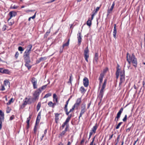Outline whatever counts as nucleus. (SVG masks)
Instances as JSON below:
<instances>
[{
    "mask_svg": "<svg viewBox=\"0 0 145 145\" xmlns=\"http://www.w3.org/2000/svg\"><path fill=\"white\" fill-rule=\"evenodd\" d=\"M108 68H106L105 69L103 70V72H102V73H103L104 74L105 73H106V72L108 71Z\"/></svg>",
    "mask_w": 145,
    "mask_h": 145,
    "instance_id": "nucleus-58",
    "label": "nucleus"
},
{
    "mask_svg": "<svg viewBox=\"0 0 145 145\" xmlns=\"http://www.w3.org/2000/svg\"><path fill=\"white\" fill-rule=\"evenodd\" d=\"M55 117H59V114H58V113H55Z\"/></svg>",
    "mask_w": 145,
    "mask_h": 145,
    "instance_id": "nucleus-61",
    "label": "nucleus"
},
{
    "mask_svg": "<svg viewBox=\"0 0 145 145\" xmlns=\"http://www.w3.org/2000/svg\"><path fill=\"white\" fill-rule=\"evenodd\" d=\"M3 74H10V72L8 69H3Z\"/></svg>",
    "mask_w": 145,
    "mask_h": 145,
    "instance_id": "nucleus-25",
    "label": "nucleus"
},
{
    "mask_svg": "<svg viewBox=\"0 0 145 145\" xmlns=\"http://www.w3.org/2000/svg\"><path fill=\"white\" fill-rule=\"evenodd\" d=\"M11 109L9 107H7V110H6V112L7 113H9L10 112Z\"/></svg>",
    "mask_w": 145,
    "mask_h": 145,
    "instance_id": "nucleus-49",
    "label": "nucleus"
},
{
    "mask_svg": "<svg viewBox=\"0 0 145 145\" xmlns=\"http://www.w3.org/2000/svg\"><path fill=\"white\" fill-rule=\"evenodd\" d=\"M90 20V18H89L87 21V24L89 26H90L91 24V20Z\"/></svg>",
    "mask_w": 145,
    "mask_h": 145,
    "instance_id": "nucleus-34",
    "label": "nucleus"
},
{
    "mask_svg": "<svg viewBox=\"0 0 145 145\" xmlns=\"http://www.w3.org/2000/svg\"><path fill=\"white\" fill-rule=\"evenodd\" d=\"M123 123V122H120L118 124V125H117V126H116V129H118L120 127V125Z\"/></svg>",
    "mask_w": 145,
    "mask_h": 145,
    "instance_id": "nucleus-47",
    "label": "nucleus"
},
{
    "mask_svg": "<svg viewBox=\"0 0 145 145\" xmlns=\"http://www.w3.org/2000/svg\"><path fill=\"white\" fill-rule=\"evenodd\" d=\"M83 83L84 86L86 87H87L89 84V80L86 77H85L83 79Z\"/></svg>",
    "mask_w": 145,
    "mask_h": 145,
    "instance_id": "nucleus-13",
    "label": "nucleus"
},
{
    "mask_svg": "<svg viewBox=\"0 0 145 145\" xmlns=\"http://www.w3.org/2000/svg\"><path fill=\"white\" fill-rule=\"evenodd\" d=\"M9 14L10 16V17L8 20V21L10 19H11L12 17H14L16 16L17 15V13L16 12L12 11L9 12Z\"/></svg>",
    "mask_w": 145,
    "mask_h": 145,
    "instance_id": "nucleus-14",
    "label": "nucleus"
},
{
    "mask_svg": "<svg viewBox=\"0 0 145 145\" xmlns=\"http://www.w3.org/2000/svg\"><path fill=\"white\" fill-rule=\"evenodd\" d=\"M69 122L68 121H67L66 120H65V122L64 123H63L62 124V125L61 127L62 128V129H63L64 128L65 125H66V126L67 125H69L68 124V123Z\"/></svg>",
    "mask_w": 145,
    "mask_h": 145,
    "instance_id": "nucleus-33",
    "label": "nucleus"
},
{
    "mask_svg": "<svg viewBox=\"0 0 145 145\" xmlns=\"http://www.w3.org/2000/svg\"><path fill=\"white\" fill-rule=\"evenodd\" d=\"M38 125V124H36V123H35V126H34V129H33V130H34V133L35 134H36V131H37V126Z\"/></svg>",
    "mask_w": 145,
    "mask_h": 145,
    "instance_id": "nucleus-41",
    "label": "nucleus"
},
{
    "mask_svg": "<svg viewBox=\"0 0 145 145\" xmlns=\"http://www.w3.org/2000/svg\"><path fill=\"white\" fill-rule=\"evenodd\" d=\"M127 60L129 64L132 63L133 66L136 68L137 66V59L134 53L131 55L127 53Z\"/></svg>",
    "mask_w": 145,
    "mask_h": 145,
    "instance_id": "nucleus-2",
    "label": "nucleus"
},
{
    "mask_svg": "<svg viewBox=\"0 0 145 145\" xmlns=\"http://www.w3.org/2000/svg\"><path fill=\"white\" fill-rule=\"evenodd\" d=\"M19 53L18 52H16L15 54V57L16 59H17L19 56Z\"/></svg>",
    "mask_w": 145,
    "mask_h": 145,
    "instance_id": "nucleus-51",
    "label": "nucleus"
},
{
    "mask_svg": "<svg viewBox=\"0 0 145 145\" xmlns=\"http://www.w3.org/2000/svg\"><path fill=\"white\" fill-rule=\"evenodd\" d=\"M115 5V2H114L111 6V7L110 8V9H108L107 10V13L108 14H109L110 13H111L112 12L114 8Z\"/></svg>",
    "mask_w": 145,
    "mask_h": 145,
    "instance_id": "nucleus-20",
    "label": "nucleus"
},
{
    "mask_svg": "<svg viewBox=\"0 0 145 145\" xmlns=\"http://www.w3.org/2000/svg\"><path fill=\"white\" fill-rule=\"evenodd\" d=\"M59 117H55V122L56 123H58V121L59 120Z\"/></svg>",
    "mask_w": 145,
    "mask_h": 145,
    "instance_id": "nucleus-59",
    "label": "nucleus"
},
{
    "mask_svg": "<svg viewBox=\"0 0 145 145\" xmlns=\"http://www.w3.org/2000/svg\"><path fill=\"white\" fill-rule=\"evenodd\" d=\"M98 126L97 125V124H96L92 128L90 132H92V133H96V130L98 128Z\"/></svg>",
    "mask_w": 145,
    "mask_h": 145,
    "instance_id": "nucleus-19",
    "label": "nucleus"
},
{
    "mask_svg": "<svg viewBox=\"0 0 145 145\" xmlns=\"http://www.w3.org/2000/svg\"><path fill=\"white\" fill-rule=\"evenodd\" d=\"M58 145H64V144L63 143H62V142H59V143L58 144Z\"/></svg>",
    "mask_w": 145,
    "mask_h": 145,
    "instance_id": "nucleus-64",
    "label": "nucleus"
},
{
    "mask_svg": "<svg viewBox=\"0 0 145 145\" xmlns=\"http://www.w3.org/2000/svg\"><path fill=\"white\" fill-rule=\"evenodd\" d=\"M8 22V25H12L14 23V21L13 20H11L10 22H9V21Z\"/></svg>",
    "mask_w": 145,
    "mask_h": 145,
    "instance_id": "nucleus-39",
    "label": "nucleus"
},
{
    "mask_svg": "<svg viewBox=\"0 0 145 145\" xmlns=\"http://www.w3.org/2000/svg\"><path fill=\"white\" fill-rule=\"evenodd\" d=\"M48 105L50 107L53 108V103L52 102L50 101L48 103Z\"/></svg>",
    "mask_w": 145,
    "mask_h": 145,
    "instance_id": "nucleus-44",
    "label": "nucleus"
},
{
    "mask_svg": "<svg viewBox=\"0 0 145 145\" xmlns=\"http://www.w3.org/2000/svg\"><path fill=\"white\" fill-rule=\"evenodd\" d=\"M53 98L54 101H55L56 103H58V98L56 94L54 93L53 94Z\"/></svg>",
    "mask_w": 145,
    "mask_h": 145,
    "instance_id": "nucleus-26",
    "label": "nucleus"
},
{
    "mask_svg": "<svg viewBox=\"0 0 145 145\" xmlns=\"http://www.w3.org/2000/svg\"><path fill=\"white\" fill-rule=\"evenodd\" d=\"M72 75L71 74L70 76L69 81L68 82V83H70L71 84V78H72Z\"/></svg>",
    "mask_w": 145,
    "mask_h": 145,
    "instance_id": "nucleus-57",
    "label": "nucleus"
},
{
    "mask_svg": "<svg viewBox=\"0 0 145 145\" xmlns=\"http://www.w3.org/2000/svg\"><path fill=\"white\" fill-rule=\"evenodd\" d=\"M32 115H30L29 117L27 118V120L26 121V123H27V125L26 126V128L27 129H29V122L30 119L31 118Z\"/></svg>",
    "mask_w": 145,
    "mask_h": 145,
    "instance_id": "nucleus-21",
    "label": "nucleus"
},
{
    "mask_svg": "<svg viewBox=\"0 0 145 145\" xmlns=\"http://www.w3.org/2000/svg\"><path fill=\"white\" fill-rule=\"evenodd\" d=\"M104 90L105 89H101L100 91V92H99V96H100L101 97V99H102L103 97Z\"/></svg>",
    "mask_w": 145,
    "mask_h": 145,
    "instance_id": "nucleus-27",
    "label": "nucleus"
},
{
    "mask_svg": "<svg viewBox=\"0 0 145 145\" xmlns=\"http://www.w3.org/2000/svg\"><path fill=\"white\" fill-rule=\"evenodd\" d=\"M4 118L3 117H0V130H1L2 127V121L4 120Z\"/></svg>",
    "mask_w": 145,
    "mask_h": 145,
    "instance_id": "nucleus-32",
    "label": "nucleus"
},
{
    "mask_svg": "<svg viewBox=\"0 0 145 145\" xmlns=\"http://www.w3.org/2000/svg\"><path fill=\"white\" fill-rule=\"evenodd\" d=\"M25 62V66L27 67L28 70H29L31 67L32 66L30 64L31 62L30 59H24Z\"/></svg>",
    "mask_w": 145,
    "mask_h": 145,
    "instance_id": "nucleus-12",
    "label": "nucleus"
},
{
    "mask_svg": "<svg viewBox=\"0 0 145 145\" xmlns=\"http://www.w3.org/2000/svg\"><path fill=\"white\" fill-rule=\"evenodd\" d=\"M69 127V125H67L66 127L65 128L64 130L62 131L59 135L58 138L61 139H62L65 136L67 135L66 132L67 131Z\"/></svg>",
    "mask_w": 145,
    "mask_h": 145,
    "instance_id": "nucleus-6",
    "label": "nucleus"
},
{
    "mask_svg": "<svg viewBox=\"0 0 145 145\" xmlns=\"http://www.w3.org/2000/svg\"><path fill=\"white\" fill-rule=\"evenodd\" d=\"M7 27H8L7 25H4L2 28L3 31H4L6 30Z\"/></svg>",
    "mask_w": 145,
    "mask_h": 145,
    "instance_id": "nucleus-46",
    "label": "nucleus"
},
{
    "mask_svg": "<svg viewBox=\"0 0 145 145\" xmlns=\"http://www.w3.org/2000/svg\"><path fill=\"white\" fill-rule=\"evenodd\" d=\"M32 48V44L29 45L27 46L28 48H29V49H28V50L31 52V49Z\"/></svg>",
    "mask_w": 145,
    "mask_h": 145,
    "instance_id": "nucleus-42",
    "label": "nucleus"
},
{
    "mask_svg": "<svg viewBox=\"0 0 145 145\" xmlns=\"http://www.w3.org/2000/svg\"><path fill=\"white\" fill-rule=\"evenodd\" d=\"M89 52L88 47H87L84 51V54L85 59L88 62V59L89 57Z\"/></svg>",
    "mask_w": 145,
    "mask_h": 145,
    "instance_id": "nucleus-8",
    "label": "nucleus"
},
{
    "mask_svg": "<svg viewBox=\"0 0 145 145\" xmlns=\"http://www.w3.org/2000/svg\"><path fill=\"white\" fill-rule=\"evenodd\" d=\"M87 138V137H85L84 136L82 138V139L81 140L80 142V144H79V145H83V144H84L85 140L86 139V138Z\"/></svg>",
    "mask_w": 145,
    "mask_h": 145,
    "instance_id": "nucleus-28",
    "label": "nucleus"
},
{
    "mask_svg": "<svg viewBox=\"0 0 145 145\" xmlns=\"http://www.w3.org/2000/svg\"><path fill=\"white\" fill-rule=\"evenodd\" d=\"M86 104L84 103H83L82 104L81 106V110L80 113V115L78 118L79 120L80 118L82 116V115L86 111Z\"/></svg>",
    "mask_w": 145,
    "mask_h": 145,
    "instance_id": "nucleus-7",
    "label": "nucleus"
},
{
    "mask_svg": "<svg viewBox=\"0 0 145 145\" xmlns=\"http://www.w3.org/2000/svg\"><path fill=\"white\" fill-rule=\"evenodd\" d=\"M101 6L100 5V6L99 7H97L95 9V10H94L93 12H92V14L91 16V20H93V17H94V15H95L97 13V12H98V11L99 10L100 7H101Z\"/></svg>",
    "mask_w": 145,
    "mask_h": 145,
    "instance_id": "nucleus-16",
    "label": "nucleus"
},
{
    "mask_svg": "<svg viewBox=\"0 0 145 145\" xmlns=\"http://www.w3.org/2000/svg\"><path fill=\"white\" fill-rule=\"evenodd\" d=\"M31 81L33 84V88L36 89L37 88V80L35 77L31 78Z\"/></svg>",
    "mask_w": 145,
    "mask_h": 145,
    "instance_id": "nucleus-10",
    "label": "nucleus"
},
{
    "mask_svg": "<svg viewBox=\"0 0 145 145\" xmlns=\"http://www.w3.org/2000/svg\"><path fill=\"white\" fill-rule=\"evenodd\" d=\"M71 97L69 98L68 100L66 101V104L65 105L64 108V110L66 113V114L68 116L69 113L72 112L75 108L76 109H78V107L80 106V104L81 102V98H78L76 101V102L74 105L72 106L71 108L69 111H68L67 106L69 103V102L70 99Z\"/></svg>",
    "mask_w": 145,
    "mask_h": 145,
    "instance_id": "nucleus-1",
    "label": "nucleus"
},
{
    "mask_svg": "<svg viewBox=\"0 0 145 145\" xmlns=\"http://www.w3.org/2000/svg\"><path fill=\"white\" fill-rule=\"evenodd\" d=\"M0 117H3L4 118V113L1 110H0Z\"/></svg>",
    "mask_w": 145,
    "mask_h": 145,
    "instance_id": "nucleus-50",
    "label": "nucleus"
},
{
    "mask_svg": "<svg viewBox=\"0 0 145 145\" xmlns=\"http://www.w3.org/2000/svg\"><path fill=\"white\" fill-rule=\"evenodd\" d=\"M72 117V114H70L67 117V118L66 119V120L69 122Z\"/></svg>",
    "mask_w": 145,
    "mask_h": 145,
    "instance_id": "nucleus-43",
    "label": "nucleus"
},
{
    "mask_svg": "<svg viewBox=\"0 0 145 145\" xmlns=\"http://www.w3.org/2000/svg\"><path fill=\"white\" fill-rule=\"evenodd\" d=\"M30 51L28 50L27 49L24 53L23 57L24 59H30Z\"/></svg>",
    "mask_w": 145,
    "mask_h": 145,
    "instance_id": "nucleus-9",
    "label": "nucleus"
},
{
    "mask_svg": "<svg viewBox=\"0 0 145 145\" xmlns=\"http://www.w3.org/2000/svg\"><path fill=\"white\" fill-rule=\"evenodd\" d=\"M119 65L118 64L117 67V71L116 72V75L117 79L118 78L119 75L120 71V69L119 68Z\"/></svg>",
    "mask_w": 145,
    "mask_h": 145,
    "instance_id": "nucleus-22",
    "label": "nucleus"
},
{
    "mask_svg": "<svg viewBox=\"0 0 145 145\" xmlns=\"http://www.w3.org/2000/svg\"><path fill=\"white\" fill-rule=\"evenodd\" d=\"M41 103L40 102H39L37 106V111H38L39 110L41 107Z\"/></svg>",
    "mask_w": 145,
    "mask_h": 145,
    "instance_id": "nucleus-36",
    "label": "nucleus"
},
{
    "mask_svg": "<svg viewBox=\"0 0 145 145\" xmlns=\"http://www.w3.org/2000/svg\"><path fill=\"white\" fill-rule=\"evenodd\" d=\"M36 12L35 13V14L32 16L30 17V18H32V19H33L35 18V16H36Z\"/></svg>",
    "mask_w": 145,
    "mask_h": 145,
    "instance_id": "nucleus-60",
    "label": "nucleus"
},
{
    "mask_svg": "<svg viewBox=\"0 0 145 145\" xmlns=\"http://www.w3.org/2000/svg\"><path fill=\"white\" fill-rule=\"evenodd\" d=\"M41 118V111L38 114L35 123L36 124H38L39 123Z\"/></svg>",
    "mask_w": 145,
    "mask_h": 145,
    "instance_id": "nucleus-18",
    "label": "nucleus"
},
{
    "mask_svg": "<svg viewBox=\"0 0 145 145\" xmlns=\"http://www.w3.org/2000/svg\"><path fill=\"white\" fill-rule=\"evenodd\" d=\"M77 35L78 44L79 45H80L81 44L82 40L81 33L79 32L77 34Z\"/></svg>",
    "mask_w": 145,
    "mask_h": 145,
    "instance_id": "nucleus-15",
    "label": "nucleus"
},
{
    "mask_svg": "<svg viewBox=\"0 0 145 145\" xmlns=\"http://www.w3.org/2000/svg\"><path fill=\"white\" fill-rule=\"evenodd\" d=\"M41 92L40 89L39 88L34 92L33 94V97L31 99L33 102H34L38 100L39 95Z\"/></svg>",
    "mask_w": 145,
    "mask_h": 145,
    "instance_id": "nucleus-4",
    "label": "nucleus"
},
{
    "mask_svg": "<svg viewBox=\"0 0 145 145\" xmlns=\"http://www.w3.org/2000/svg\"><path fill=\"white\" fill-rule=\"evenodd\" d=\"M50 30L46 32V33L44 34V38H46L48 36L49 34L50 33Z\"/></svg>",
    "mask_w": 145,
    "mask_h": 145,
    "instance_id": "nucleus-38",
    "label": "nucleus"
},
{
    "mask_svg": "<svg viewBox=\"0 0 145 145\" xmlns=\"http://www.w3.org/2000/svg\"><path fill=\"white\" fill-rule=\"evenodd\" d=\"M120 78L119 85V87H120V89L121 88L122 84L125 81V71L124 70H123V71H121L120 72Z\"/></svg>",
    "mask_w": 145,
    "mask_h": 145,
    "instance_id": "nucleus-5",
    "label": "nucleus"
},
{
    "mask_svg": "<svg viewBox=\"0 0 145 145\" xmlns=\"http://www.w3.org/2000/svg\"><path fill=\"white\" fill-rule=\"evenodd\" d=\"M123 108H121L120 110L118 112L117 114V116L115 118L114 120L115 121H118L119 119L120 118L121 115L123 111Z\"/></svg>",
    "mask_w": 145,
    "mask_h": 145,
    "instance_id": "nucleus-11",
    "label": "nucleus"
},
{
    "mask_svg": "<svg viewBox=\"0 0 145 145\" xmlns=\"http://www.w3.org/2000/svg\"><path fill=\"white\" fill-rule=\"evenodd\" d=\"M4 85L5 86H7V85L9 86L10 85V82L8 80H6L4 81Z\"/></svg>",
    "mask_w": 145,
    "mask_h": 145,
    "instance_id": "nucleus-37",
    "label": "nucleus"
},
{
    "mask_svg": "<svg viewBox=\"0 0 145 145\" xmlns=\"http://www.w3.org/2000/svg\"><path fill=\"white\" fill-rule=\"evenodd\" d=\"M144 45L145 46V34H144Z\"/></svg>",
    "mask_w": 145,
    "mask_h": 145,
    "instance_id": "nucleus-63",
    "label": "nucleus"
},
{
    "mask_svg": "<svg viewBox=\"0 0 145 145\" xmlns=\"http://www.w3.org/2000/svg\"><path fill=\"white\" fill-rule=\"evenodd\" d=\"M47 86V85H44L42 86L41 88H39L40 89V90H41V89H45L46 87Z\"/></svg>",
    "mask_w": 145,
    "mask_h": 145,
    "instance_id": "nucleus-52",
    "label": "nucleus"
},
{
    "mask_svg": "<svg viewBox=\"0 0 145 145\" xmlns=\"http://www.w3.org/2000/svg\"><path fill=\"white\" fill-rule=\"evenodd\" d=\"M51 95L52 94L51 93H48L45 95L43 98H47L48 97L51 96Z\"/></svg>",
    "mask_w": 145,
    "mask_h": 145,
    "instance_id": "nucleus-40",
    "label": "nucleus"
},
{
    "mask_svg": "<svg viewBox=\"0 0 145 145\" xmlns=\"http://www.w3.org/2000/svg\"><path fill=\"white\" fill-rule=\"evenodd\" d=\"M104 77V74L103 73H101L99 76V86H100L101 83L102 82L103 78Z\"/></svg>",
    "mask_w": 145,
    "mask_h": 145,
    "instance_id": "nucleus-17",
    "label": "nucleus"
},
{
    "mask_svg": "<svg viewBox=\"0 0 145 145\" xmlns=\"http://www.w3.org/2000/svg\"><path fill=\"white\" fill-rule=\"evenodd\" d=\"M32 102L30 96H28L25 97L23 100V103L21 105V108L22 109L24 108L27 104L30 105L31 104Z\"/></svg>",
    "mask_w": 145,
    "mask_h": 145,
    "instance_id": "nucleus-3",
    "label": "nucleus"
},
{
    "mask_svg": "<svg viewBox=\"0 0 145 145\" xmlns=\"http://www.w3.org/2000/svg\"><path fill=\"white\" fill-rule=\"evenodd\" d=\"M18 50L19 51L21 52L23 51L24 50V49L21 46L19 47L18 48Z\"/></svg>",
    "mask_w": 145,
    "mask_h": 145,
    "instance_id": "nucleus-53",
    "label": "nucleus"
},
{
    "mask_svg": "<svg viewBox=\"0 0 145 145\" xmlns=\"http://www.w3.org/2000/svg\"><path fill=\"white\" fill-rule=\"evenodd\" d=\"M107 80L105 79L104 80L103 84L102 86L101 89H105L106 84Z\"/></svg>",
    "mask_w": 145,
    "mask_h": 145,
    "instance_id": "nucleus-29",
    "label": "nucleus"
},
{
    "mask_svg": "<svg viewBox=\"0 0 145 145\" xmlns=\"http://www.w3.org/2000/svg\"><path fill=\"white\" fill-rule=\"evenodd\" d=\"M69 41H70V39H68V41L67 42L63 44V45L62 46H63L64 48L65 46H68L69 44Z\"/></svg>",
    "mask_w": 145,
    "mask_h": 145,
    "instance_id": "nucleus-30",
    "label": "nucleus"
},
{
    "mask_svg": "<svg viewBox=\"0 0 145 145\" xmlns=\"http://www.w3.org/2000/svg\"><path fill=\"white\" fill-rule=\"evenodd\" d=\"M13 98H11L8 101V102L7 103V104L8 105H10L11 103L13 102L12 101Z\"/></svg>",
    "mask_w": 145,
    "mask_h": 145,
    "instance_id": "nucleus-48",
    "label": "nucleus"
},
{
    "mask_svg": "<svg viewBox=\"0 0 145 145\" xmlns=\"http://www.w3.org/2000/svg\"><path fill=\"white\" fill-rule=\"evenodd\" d=\"M64 48L63 47V46H62V47H60V50H59V52L60 53H61L62 52H63Z\"/></svg>",
    "mask_w": 145,
    "mask_h": 145,
    "instance_id": "nucleus-55",
    "label": "nucleus"
},
{
    "mask_svg": "<svg viewBox=\"0 0 145 145\" xmlns=\"http://www.w3.org/2000/svg\"><path fill=\"white\" fill-rule=\"evenodd\" d=\"M98 59V54L97 53H96L95 54L94 60L96 62L97 61Z\"/></svg>",
    "mask_w": 145,
    "mask_h": 145,
    "instance_id": "nucleus-35",
    "label": "nucleus"
},
{
    "mask_svg": "<svg viewBox=\"0 0 145 145\" xmlns=\"http://www.w3.org/2000/svg\"><path fill=\"white\" fill-rule=\"evenodd\" d=\"M15 118L14 116L13 115H12L10 117V120H12L14 119Z\"/></svg>",
    "mask_w": 145,
    "mask_h": 145,
    "instance_id": "nucleus-56",
    "label": "nucleus"
},
{
    "mask_svg": "<svg viewBox=\"0 0 145 145\" xmlns=\"http://www.w3.org/2000/svg\"><path fill=\"white\" fill-rule=\"evenodd\" d=\"M80 90L82 93H84L86 91V90L83 86L80 87Z\"/></svg>",
    "mask_w": 145,
    "mask_h": 145,
    "instance_id": "nucleus-31",
    "label": "nucleus"
},
{
    "mask_svg": "<svg viewBox=\"0 0 145 145\" xmlns=\"http://www.w3.org/2000/svg\"><path fill=\"white\" fill-rule=\"evenodd\" d=\"M131 129V127H130L126 129V131L128 132H129Z\"/></svg>",
    "mask_w": 145,
    "mask_h": 145,
    "instance_id": "nucleus-62",
    "label": "nucleus"
},
{
    "mask_svg": "<svg viewBox=\"0 0 145 145\" xmlns=\"http://www.w3.org/2000/svg\"><path fill=\"white\" fill-rule=\"evenodd\" d=\"M117 33V31L116 29V24H115L114 25V28L113 31V35L115 39L116 38V34Z\"/></svg>",
    "mask_w": 145,
    "mask_h": 145,
    "instance_id": "nucleus-24",
    "label": "nucleus"
},
{
    "mask_svg": "<svg viewBox=\"0 0 145 145\" xmlns=\"http://www.w3.org/2000/svg\"><path fill=\"white\" fill-rule=\"evenodd\" d=\"M127 120V115H125L123 118V121L124 122H125Z\"/></svg>",
    "mask_w": 145,
    "mask_h": 145,
    "instance_id": "nucleus-54",
    "label": "nucleus"
},
{
    "mask_svg": "<svg viewBox=\"0 0 145 145\" xmlns=\"http://www.w3.org/2000/svg\"><path fill=\"white\" fill-rule=\"evenodd\" d=\"M5 86L3 85H1L0 87V90L3 91L5 90Z\"/></svg>",
    "mask_w": 145,
    "mask_h": 145,
    "instance_id": "nucleus-45",
    "label": "nucleus"
},
{
    "mask_svg": "<svg viewBox=\"0 0 145 145\" xmlns=\"http://www.w3.org/2000/svg\"><path fill=\"white\" fill-rule=\"evenodd\" d=\"M47 59V58L46 57H41L38 60H36V63L38 64L40 62L42 61L46 60Z\"/></svg>",
    "mask_w": 145,
    "mask_h": 145,
    "instance_id": "nucleus-23",
    "label": "nucleus"
}]
</instances>
